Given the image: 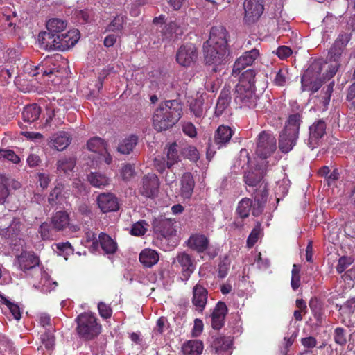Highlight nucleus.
<instances>
[{"label": "nucleus", "instance_id": "obj_23", "mask_svg": "<svg viewBox=\"0 0 355 355\" xmlns=\"http://www.w3.org/2000/svg\"><path fill=\"white\" fill-rule=\"evenodd\" d=\"M59 51H64L73 46L80 38L78 30H71L65 33H62L58 35Z\"/></svg>", "mask_w": 355, "mask_h": 355}, {"label": "nucleus", "instance_id": "obj_48", "mask_svg": "<svg viewBox=\"0 0 355 355\" xmlns=\"http://www.w3.org/2000/svg\"><path fill=\"white\" fill-rule=\"evenodd\" d=\"M148 224L144 220H141L132 224L130 234L135 236H144L148 231Z\"/></svg>", "mask_w": 355, "mask_h": 355}, {"label": "nucleus", "instance_id": "obj_61", "mask_svg": "<svg viewBox=\"0 0 355 355\" xmlns=\"http://www.w3.org/2000/svg\"><path fill=\"white\" fill-rule=\"evenodd\" d=\"M6 159L14 164H18L20 162V158L17 155L11 150H0V158Z\"/></svg>", "mask_w": 355, "mask_h": 355}, {"label": "nucleus", "instance_id": "obj_8", "mask_svg": "<svg viewBox=\"0 0 355 355\" xmlns=\"http://www.w3.org/2000/svg\"><path fill=\"white\" fill-rule=\"evenodd\" d=\"M176 221L170 218L158 217L153 221V232L157 238L162 237L168 239L176 234L175 225Z\"/></svg>", "mask_w": 355, "mask_h": 355}, {"label": "nucleus", "instance_id": "obj_1", "mask_svg": "<svg viewBox=\"0 0 355 355\" xmlns=\"http://www.w3.org/2000/svg\"><path fill=\"white\" fill-rule=\"evenodd\" d=\"M227 31L223 26L211 28L209 38L203 44L205 64L211 67L213 72L224 69L230 59L227 46Z\"/></svg>", "mask_w": 355, "mask_h": 355}, {"label": "nucleus", "instance_id": "obj_28", "mask_svg": "<svg viewBox=\"0 0 355 355\" xmlns=\"http://www.w3.org/2000/svg\"><path fill=\"white\" fill-rule=\"evenodd\" d=\"M181 196L189 199L191 197L195 187V181L192 174L189 172L184 173L181 180Z\"/></svg>", "mask_w": 355, "mask_h": 355}, {"label": "nucleus", "instance_id": "obj_18", "mask_svg": "<svg viewBox=\"0 0 355 355\" xmlns=\"http://www.w3.org/2000/svg\"><path fill=\"white\" fill-rule=\"evenodd\" d=\"M192 304L196 310L202 312L207 303L208 291L203 285L198 283L193 288Z\"/></svg>", "mask_w": 355, "mask_h": 355}, {"label": "nucleus", "instance_id": "obj_11", "mask_svg": "<svg viewBox=\"0 0 355 355\" xmlns=\"http://www.w3.org/2000/svg\"><path fill=\"white\" fill-rule=\"evenodd\" d=\"M173 263H178V266L181 268L182 279L184 281H187L189 279L196 268L194 259L185 252H178Z\"/></svg>", "mask_w": 355, "mask_h": 355}, {"label": "nucleus", "instance_id": "obj_7", "mask_svg": "<svg viewBox=\"0 0 355 355\" xmlns=\"http://www.w3.org/2000/svg\"><path fill=\"white\" fill-rule=\"evenodd\" d=\"M277 148L275 137L267 132H261L257 138L256 154L262 159L270 157Z\"/></svg>", "mask_w": 355, "mask_h": 355}, {"label": "nucleus", "instance_id": "obj_5", "mask_svg": "<svg viewBox=\"0 0 355 355\" xmlns=\"http://www.w3.org/2000/svg\"><path fill=\"white\" fill-rule=\"evenodd\" d=\"M234 131L227 125L218 126L214 133V139H209L207 148V159L210 161L217 149L225 147L230 141Z\"/></svg>", "mask_w": 355, "mask_h": 355}, {"label": "nucleus", "instance_id": "obj_54", "mask_svg": "<svg viewBox=\"0 0 355 355\" xmlns=\"http://www.w3.org/2000/svg\"><path fill=\"white\" fill-rule=\"evenodd\" d=\"M230 266V259L228 257L225 256L220 261L218 268V277L220 279L225 278L227 274Z\"/></svg>", "mask_w": 355, "mask_h": 355}, {"label": "nucleus", "instance_id": "obj_4", "mask_svg": "<svg viewBox=\"0 0 355 355\" xmlns=\"http://www.w3.org/2000/svg\"><path fill=\"white\" fill-rule=\"evenodd\" d=\"M77 322L76 331L78 336L85 340H91L98 336L101 332V325L97 322L94 313L84 312L76 319Z\"/></svg>", "mask_w": 355, "mask_h": 355}, {"label": "nucleus", "instance_id": "obj_42", "mask_svg": "<svg viewBox=\"0 0 355 355\" xmlns=\"http://www.w3.org/2000/svg\"><path fill=\"white\" fill-rule=\"evenodd\" d=\"M138 138L135 135H130V137L124 139L119 145L118 151L124 155L130 154L132 151L135 146L137 145Z\"/></svg>", "mask_w": 355, "mask_h": 355}, {"label": "nucleus", "instance_id": "obj_43", "mask_svg": "<svg viewBox=\"0 0 355 355\" xmlns=\"http://www.w3.org/2000/svg\"><path fill=\"white\" fill-rule=\"evenodd\" d=\"M66 26V21L58 18L49 19L46 25L47 31L55 33L56 36L60 35L64 31Z\"/></svg>", "mask_w": 355, "mask_h": 355}, {"label": "nucleus", "instance_id": "obj_29", "mask_svg": "<svg viewBox=\"0 0 355 355\" xmlns=\"http://www.w3.org/2000/svg\"><path fill=\"white\" fill-rule=\"evenodd\" d=\"M69 216L65 211H59L51 217V223L58 232L62 231L69 225Z\"/></svg>", "mask_w": 355, "mask_h": 355}, {"label": "nucleus", "instance_id": "obj_62", "mask_svg": "<svg viewBox=\"0 0 355 355\" xmlns=\"http://www.w3.org/2000/svg\"><path fill=\"white\" fill-rule=\"evenodd\" d=\"M288 71L286 70L279 69L274 78V83L277 86H284L287 80Z\"/></svg>", "mask_w": 355, "mask_h": 355}, {"label": "nucleus", "instance_id": "obj_51", "mask_svg": "<svg viewBox=\"0 0 355 355\" xmlns=\"http://www.w3.org/2000/svg\"><path fill=\"white\" fill-rule=\"evenodd\" d=\"M230 101L229 90H222L218 98L216 110L218 112H223L229 105Z\"/></svg>", "mask_w": 355, "mask_h": 355}, {"label": "nucleus", "instance_id": "obj_16", "mask_svg": "<svg viewBox=\"0 0 355 355\" xmlns=\"http://www.w3.org/2000/svg\"><path fill=\"white\" fill-rule=\"evenodd\" d=\"M70 195V190L66 189L65 185L61 182H56L54 188L51 190L49 198L48 201L51 205H64V203H67V198H69Z\"/></svg>", "mask_w": 355, "mask_h": 355}, {"label": "nucleus", "instance_id": "obj_52", "mask_svg": "<svg viewBox=\"0 0 355 355\" xmlns=\"http://www.w3.org/2000/svg\"><path fill=\"white\" fill-rule=\"evenodd\" d=\"M1 302L5 304L10 313L15 320H19L21 318V311L19 306L13 302L9 301L7 298L2 297Z\"/></svg>", "mask_w": 355, "mask_h": 355}, {"label": "nucleus", "instance_id": "obj_37", "mask_svg": "<svg viewBox=\"0 0 355 355\" xmlns=\"http://www.w3.org/2000/svg\"><path fill=\"white\" fill-rule=\"evenodd\" d=\"M11 182L16 184L15 185V188H17L19 187V182H15L12 179L0 175V204H3L7 197L9 196V187Z\"/></svg>", "mask_w": 355, "mask_h": 355}, {"label": "nucleus", "instance_id": "obj_36", "mask_svg": "<svg viewBox=\"0 0 355 355\" xmlns=\"http://www.w3.org/2000/svg\"><path fill=\"white\" fill-rule=\"evenodd\" d=\"M76 164V159L71 157H64L58 160L57 170L64 175H69Z\"/></svg>", "mask_w": 355, "mask_h": 355}, {"label": "nucleus", "instance_id": "obj_15", "mask_svg": "<svg viewBox=\"0 0 355 355\" xmlns=\"http://www.w3.org/2000/svg\"><path fill=\"white\" fill-rule=\"evenodd\" d=\"M97 204L103 213L116 211L119 209V202L112 193H101L96 198Z\"/></svg>", "mask_w": 355, "mask_h": 355}, {"label": "nucleus", "instance_id": "obj_6", "mask_svg": "<svg viewBox=\"0 0 355 355\" xmlns=\"http://www.w3.org/2000/svg\"><path fill=\"white\" fill-rule=\"evenodd\" d=\"M234 95L235 103L239 105L241 108H263V107H261L259 103H258L259 97L255 94V88H252L250 85H248V87L246 86L236 85Z\"/></svg>", "mask_w": 355, "mask_h": 355}, {"label": "nucleus", "instance_id": "obj_44", "mask_svg": "<svg viewBox=\"0 0 355 355\" xmlns=\"http://www.w3.org/2000/svg\"><path fill=\"white\" fill-rule=\"evenodd\" d=\"M167 161L166 166L168 168H171L173 165L180 161L179 150H178V144L174 142L171 144L167 149Z\"/></svg>", "mask_w": 355, "mask_h": 355}, {"label": "nucleus", "instance_id": "obj_59", "mask_svg": "<svg viewBox=\"0 0 355 355\" xmlns=\"http://www.w3.org/2000/svg\"><path fill=\"white\" fill-rule=\"evenodd\" d=\"M98 310L100 315L104 319L110 318L112 315V309L110 305L101 302L98 304Z\"/></svg>", "mask_w": 355, "mask_h": 355}, {"label": "nucleus", "instance_id": "obj_45", "mask_svg": "<svg viewBox=\"0 0 355 355\" xmlns=\"http://www.w3.org/2000/svg\"><path fill=\"white\" fill-rule=\"evenodd\" d=\"M87 148L89 151L102 153L106 150V143L98 137H94L88 140Z\"/></svg>", "mask_w": 355, "mask_h": 355}, {"label": "nucleus", "instance_id": "obj_50", "mask_svg": "<svg viewBox=\"0 0 355 355\" xmlns=\"http://www.w3.org/2000/svg\"><path fill=\"white\" fill-rule=\"evenodd\" d=\"M203 103L202 98L193 99L190 102V110L197 118H200L203 115Z\"/></svg>", "mask_w": 355, "mask_h": 355}, {"label": "nucleus", "instance_id": "obj_24", "mask_svg": "<svg viewBox=\"0 0 355 355\" xmlns=\"http://www.w3.org/2000/svg\"><path fill=\"white\" fill-rule=\"evenodd\" d=\"M297 135L283 130L279 137V148L284 153L291 151L296 145L298 139Z\"/></svg>", "mask_w": 355, "mask_h": 355}, {"label": "nucleus", "instance_id": "obj_34", "mask_svg": "<svg viewBox=\"0 0 355 355\" xmlns=\"http://www.w3.org/2000/svg\"><path fill=\"white\" fill-rule=\"evenodd\" d=\"M263 177L264 173L263 170L254 169V171H250L245 173L244 175V181L249 187L259 186L260 184L264 182L263 180Z\"/></svg>", "mask_w": 355, "mask_h": 355}, {"label": "nucleus", "instance_id": "obj_21", "mask_svg": "<svg viewBox=\"0 0 355 355\" xmlns=\"http://www.w3.org/2000/svg\"><path fill=\"white\" fill-rule=\"evenodd\" d=\"M351 39V35L347 33L340 34L329 49L331 59L338 61L343 50Z\"/></svg>", "mask_w": 355, "mask_h": 355}, {"label": "nucleus", "instance_id": "obj_46", "mask_svg": "<svg viewBox=\"0 0 355 355\" xmlns=\"http://www.w3.org/2000/svg\"><path fill=\"white\" fill-rule=\"evenodd\" d=\"M57 232L51 223L48 222L42 223L38 230L42 240H53Z\"/></svg>", "mask_w": 355, "mask_h": 355}, {"label": "nucleus", "instance_id": "obj_58", "mask_svg": "<svg viewBox=\"0 0 355 355\" xmlns=\"http://www.w3.org/2000/svg\"><path fill=\"white\" fill-rule=\"evenodd\" d=\"M121 175L124 181H130L135 175L134 167L130 164L124 165L121 170Z\"/></svg>", "mask_w": 355, "mask_h": 355}, {"label": "nucleus", "instance_id": "obj_49", "mask_svg": "<svg viewBox=\"0 0 355 355\" xmlns=\"http://www.w3.org/2000/svg\"><path fill=\"white\" fill-rule=\"evenodd\" d=\"M53 249L58 255L67 256L73 252V248L69 242L58 243L53 245Z\"/></svg>", "mask_w": 355, "mask_h": 355}, {"label": "nucleus", "instance_id": "obj_10", "mask_svg": "<svg viewBox=\"0 0 355 355\" xmlns=\"http://www.w3.org/2000/svg\"><path fill=\"white\" fill-rule=\"evenodd\" d=\"M198 50L193 44L182 45L176 53V61L182 67H189L198 59Z\"/></svg>", "mask_w": 355, "mask_h": 355}, {"label": "nucleus", "instance_id": "obj_26", "mask_svg": "<svg viewBox=\"0 0 355 355\" xmlns=\"http://www.w3.org/2000/svg\"><path fill=\"white\" fill-rule=\"evenodd\" d=\"M70 143V135L67 132L60 131L52 135L49 146L58 151H61L64 150Z\"/></svg>", "mask_w": 355, "mask_h": 355}, {"label": "nucleus", "instance_id": "obj_63", "mask_svg": "<svg viewBox=\"0 0 355 355\" xmlns=\"http://www.w3.org/2000/svg\"><path fill=\"white\" fill-rule=\"evenodd\" d=\"M55 72V69H45L43 66H35L34 69H32V71L28 72L32 76H36L40 73H42L43 76H50L53 74Z\"/></svg>", "mask_w": 355, "mask_h": 355}, {"label": "nucleus", "instance_id": "obj_9", "mask_svg": "<svg viewBox=\"0 0 355 355\" xmlns=\"http://www.w3.org/2000/svg\"><path fill=\"white\" fill-rule=\"evenodd\" d=\"M265 0H245L244 21L248 24L255 23L264 11Z\"/></svg>", "mask_w": 355, "mask_h": 355}, {"label": "nucleus", "instance_id": "obj_64", "mask_svg": "<svg viewBox=\"0 0 355 355\" xmlns=\"http://www.w3.org/2000/svg\"><path fill=\"white\" fill-rule=\"evenodd\" d=\"M183 132L191 138H194L197 135V130L195 125L189 122L186 123L182 126Z\"/></svg>", "mask_w": 355, "mask_h": 355}, {"label": "nucleus", "instance_id": "obj_17", "mask_svg": "<svg viewBox=\"0 0 355 355\" xmlns=\"http://www.w3.org/2000/svg\"><path fill=\"white\" fill-rule=\"evenodd\" d=\"M326 123L323 119H319L309 127V146L314 148L326 133Z\"/></svg>", "mask_w": 355, "mask_h": 355}, {"label": "nucleus", "instance_id": "obj_14", "mask_svg": "<svg viewBox=\"0 0 355 355\" xmlns=\"http://www.w3.org/2000/svg\"><path fill=\"white\" fill-rule=\"evenodd\" d=\"M268 185L265 182L260 184L258 189L254 191L253 193V198L254 200V204L252 208L253 216H259L263 211L264 206L268 199Z\"/></svg>", "mask_w": 355, "mask_h": 355}, {"label": "nucleus", "instance_id": "obj_3", "mask_svg": "<svg viewBox=\"0 0 355 355\" xmlns=\"http://www.w3.org/2000/svg\"><path fill=\"white\" fill-rule=\"evenodd\" d=\"M338 65L336 64L332 69H330L324 76L322 74V63L314 62L306 69L302 77V87L303 91H310L315 93L319 90L324 82L326 78L333 77L338 71Z\"/></svg>", "mask_w": 355, "mask_h": 355}, {"label": "nucleus", "instance_id": "obj_27", "mask_svg": "<svg viewBox=\"0 0 355 355\" xmlns=\"http://www.w3.org/2000/svg\"><path fill=\"white\" fill-rule=\"evenodd\" d=\"M2 220H0V227H2ZM21 223L18 218H13L9 226L5 228H0V235L6 239H15L17 237L21 232Z\"/></svg>", "mask_w": 355, "mask_h": 355}, {"label": "nucleus", "instance_id": "obj_12", "mask_svg": "<svg viewBox=\"0 0 355 355\" xmlns=\"http://www.w3.org/2000/svg\"><path fill=\"white\" fill-rule=\"evenodd\" d=\"M159 184V180L155 174L148 173L141 180V187L139 189V192L146 198H154L158 193Z\"/></svg>", "mask_w": 355, "mask_h": 355}, {"label": "nucleus", "instance_id": "obj_22", "mask_svg": "<svg viewBox=\"0 0 355 355\" xmlns=\"http://www.w3.org/2000/svg\"><path fill=\"white\" fill-rule=\"evenodd\" d=\"M19 268L24 272L35 268L40 263V259L34 253L23 252L17 257Z\"/></svg>", "mask_w": 355, "mask_h": 355}, {"label": "nucleus", "instance_id": "obj_25", "mask_svg": "<svg viewBox=\"0 0 355 355\" xmlns=\"http://www.w3.org/2000/svg\"><path fill=\"white\" fill-rule=\"evenodd\" d=\"M59 38L58 35L56 36L55 33L48 31L42 32L38 35V40L41 48L46 50H59L58 46Z\"/></svg>", "mask_w": 355, "mask_h": 355}, {"label": "nucleus", "instance_id": "obj_56", "mask_svg": "<svg viewBox=\"0 0 355 355\" xmlns=\"http://www.w3.org/2000/svg\"><path fill=\"white\" fill-rule=\"evenodd\" d=\"M345 332V330L342 327H337L335 329L334 338L336 344L343 346L347 343V340Z\"/></svg>", "mask_w": 355, "mask_h": 355}, {"label": "nucleus", "instance_id": "obj_2", "mask_svg": "<svg viewBox=\"0 0 355 355\" xmlns=\"http://www.w3.org/2000/svg\"><path fill=\"white\" fill-rule=\"evenodd\" d=\"M182 106L177 100L166 101L160 103L153 116V125L157 132L172 128L181 118Z\"/></svg>", "mask_w": 355, "mask_h": 355}, {"label": "nucleus", "instance_id": "obj_20", "mask_svg": "<svg viewBox=\"0 0 355 355\" xmlns=\"http://www.w3.org/2000/svg\"><path fill=\"white\" fill-rule=\"evenodd\" d=\"M187 245L192 250L202 253L208 249L209 240L202 234H193L187 240Z\"/></svg>", "mask_w": 355, "mask_h": 355}, {"label": "nucleus", "instance_id": "obj_19", "mask_svg": "<svg viewBox=\"0 0 355 355\" xmlns=\"http://www.w3.org/2000/svg\"><path fill=\"white\" fill-rule=\"evenodd\" d=\"M228 309L223 302H218L211 313V327L214 329H220L225 323V318L227 313Z\"/></svg>", "mask_w": 355, "mask_h": 355}, {"label": "nucleus", "instance_id": "obj_41", "mask_svg": "<svg viewBox=\"0 0 355 355\" xmlns=\"http://www.w3.org/2000/svg\"><path fill=\"white\" fill-rule=\"evenodd\" d=\"M99 241L102 249L106 254H114L116 252L117 245L107 234L101 232L99 234Z\"/></svg>", "mask_w": 355, "mask_h": 355}, {"label": "nucleus", "instance_id": "obj_53", "mask_svg": "<svg viewBox=\"0 0 355 355\" xmlns=\"http://www.w3.org/2000/svg\"><path fill=\"white\" fill-rule=\"evenodd\" d=\"M126 17L123 15H116L107 26L108 31H121L123 28Z\"/></svg>", "mask_w": 355, "mask_h": 355}, {"label": "nucleus", "instance_id": "obj_38", "mask_svg": "<svg viewBox=\"0 0 355 355\" xmlns=\"http://www.w3.org/2000/svg\"><path fill=\"white\" fill-rule=\"evenodd\" d=\"M302 123V116L300 114H294L289 116L284 128L286 132H290L299 136L300 128Z\"/></svg>", "mask_w": 355, "mask_h": 355}, {"label": "nucleus", "instance_id": "obj_31", "mask_svg": "<svg viewBox=\"0 0 355 355\" xmlns=\"http://www.w3.org/2000/svg\"><path fill=\"white\" fill-rule=\"evenodd\" d=\"M232 344L230 337L218 336L214 338L211 347L216 353L220 354L229 349Z\"/></svg>", "mask_w": 355, "mask_h": 355}, {"label": "nucleus", "instance_id": "obj_39", "mask_svg": "<svg viewBox=\"0 0 355 355\" xmlns=\"http://www.w3.org/2000/svg\"><path fill=\"white\" fill-rule=\"evenodd\" d=\"M180 151L184 158L194 163H196L200 157L198 149L192 145L183 144L180 146Z\"/></svg>", "mask_w": 355, "mask_h": 355}, {"label": "nucleus", "instance_id": "obj_47", "mask_svg": "<svg viewBox=\"0 0 355 355\" xmlns=\"http://www.w3.org/2000/svg\"><path fill=\"white\" fill-rule=\"evenodd\" d=\"M255 76L256 72L253 69H248L245 71L241 76L239 82L236 85L252 86V88H255Z\"/></svg>", "mask_w": 355, "mask_h": 355}, {"label": "nucleus", "instance_id": "obj_55", "mask_svg": "<svg viewBox=\"0 0 355 355\" xmlns=\"http://www.w3.org/2000/svg\"><path fill=\"white\" fill-rule=\"evenodd\" d=\"M261 225L257 224L250 232L247 239V246L248 248H252L254 244L257 242L259 236L261 234Z\"/></svg>", "mask_w": 355, "mask_h": 355}, {"label": "nucleus", "instance_id": "obj_57", "mask_svg": "<svg viewBox=\"0 0 355 355\" xmlns=\"http://www.w3.org/2000/svg\"><path fill=\"white\" fill-rule=\"evenodd\" d=\"M354 261V259L351 257L343 256L338 259L336 266V270L338 273H342L346 268L349 266Z\"/></svg>", "mask_w": 355, "mask_h": 355}, {"label": "nucleus", "instance_id": "obj_30", "mask_svg": "<svg viewBox=\"0 0 355 355\" xmlns=\"http://www.w3.org/2000/svg\"><path fill=\"white\" fill-rule=\"evenodd\" d=\"M159 259L158 253L152 249H144L139 254V261L144 267L151 268Z\"/></svg>", "mask_w": 355, "mask_h": 355}, {"label": "nucleus", "instance_id": "obj_32", "mask_svg": "<svg viewBox=\"0 0 355 355\" xmlns=\"http://www.w3.org/2000/svg\"><path fill=\"white\" fill-rule=\"evenodd\" d=\"M203 343L199 340H191L185 343L182 346L184 355H200L203 350Z\"/></svg>", "mask_w": 355, "mask_h": 355}, {"label": "nucleus", "instance_id": "obj_35", "mask_svg": "<svg viewBox=\"0 0 355 355\" xmlns=\"http://www.w3.org/2000/svg\"><path fill=\"white\" fill-rule=\"evenodd\" d=\"M87 180L91 185L97 188H104L110 182L109 178L99 172H91L87 175Z\"/></svg>", "mask_w": 355, "mask_h": 355}, {"label": "nucleus", "instance_id": "obj_33", "mask_svg": "<svg viewBox=\"0 0 355 355\" xmlns=\"http://www.w3.org/2000/svg\"><path fill=\"white\" fill-rule=\"evenodd\" d=\"M40 113L41 108L37 104L27 105L22 112L23 119L25 122L31 123L39 119Z\"/></svg>", "mask_w": 355, "mask_h": 355}, {"label": "nucleus", "instance_id": "obj_40", "mask_svg": "<svg viewBox=\"0 0 355 355\" xmlns=\"http://www.w3.org/2000/svg\"><path fill=\"white\" fill-rule=\"evenodd\" d=\"M253 206L254 204L252 199L244 198L238 204L236 214L241 218H246L250 216V211H252Z\"/></svg>", "mask_w": 355, "mask_h": 355}, {"label": "nucleus", "instance_id": "obj_60", "mask_svg": "<svg viewBox=\"0 0 355 355\" xmlns=\"http://www.w3.org/2000/svg\"><path fill=\"white\" fill-rule=\"evenodd\" d=\"M41 340L46 349L48 350L53 349L54 346V336L49 331L42 334Z\"/></svg>", "mask_w": 355, "mask_h": 355}, {"label": "nucleus", "instance_id": "obj_13", "mask_svg": "<svg viewBox=\"0 0 355 355\" xmlns=\"http://www.w3.org/2000/svg\"><path fill=\"white\" fill-rule=\"evenodd\" d=\"M259 51L256 49L245 51L238 58L232 68V75L234 77L239 76L242 70L247 67L252 65L255 60L259 57Z\"/></svg>", "mask_w": 355, "mask_h": 355}]
</instances>
